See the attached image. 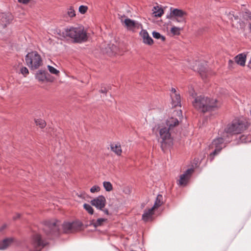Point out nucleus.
<instances>
[{
  "mask_svg": "<svg viewBox=\"0 0 251 251\" xmlns=\"http://www.w3.org/2000/svg\"><path fill=\"white\" fill-rule=\"evenodd\" d=\"M105 221H106L105 219H104V218H99L96 222H95L93 223L94 226L95 227H97L98 226H100Z\"/></svg>",
  "mask_w": 251,
  "mask_h": 251,
  "instance_id": "nucleus-31",
  "label": "nucleus"
},
{
  "mask_svg": "<svg viewBox=\"0 0 251 251\" xmlns=\"http://www.w3.org/2000/svg\"><path fill=\"white\" fill-rule=\"evenodd\" d=\"M250 19L251 20V23H250V29L251 31V15L250 16Z\"/></svg>",
  "mask_w": 251,
  "mask_h": 251,
  "instance_id": "nucleus-46",
  "label": "nucleus"
},
{
  "mask_svg": "<svg viewBox=\"0 0 251 251\" xmlns=\"http://www.w3.org/2000/svg\"><path fill=\"white\" fill-rule=\"evenodd\" d=\"M103 187L106 191H110L112 190V185L110 182L104 181L103 182Z\"/></svg>",
  "mask_w": 251,
  "mask_h": 251,
  "instance_id": "nucleus-28",
  "label": "nucleus"
},
{
  "mask_svg": "<svg viewBox=\"0 0 251 251\" xmlns=\"http://www.w3.org/2000/svg\"><path fill=\"white\" fill-rule=\"evenodd\" d=\"M181 28L176 27L173 26L171 29V32L174 35H179L180 34V30Z\"/></svg>",
  "mask_w": 251,
  "mask_h": 251,
  "instance_id": "nucleus-26",
  "label": "nucleus"
},
{
  "mask_svg": "<svg viewBox=\"0 0 251 251\" xmlns=\"http://www.w3.org/2000/svg\"><path fill=\"white\" fill-rule=\"evenodd\" d=\"M67 13L68 16L70 18L75 17L76 15L75 11L73 6H70L67 9Z\"/></svg>",
  "mask_w": 251,
  "mask_h": 251,
  "instance_id": "nucleus-23",
  "label": "nucleus"
},
{
  "mask_svg": "<svg viewBox=\"0 0 251 251\" xmlns=\"http://www.w3.org/2000/svg\"><path fill=\"white\" fill-rule=\"evenodd\" d=\"M49 75H50L47 71L40 70L37 72L35 76L36 79H37L39 81L43 82L45 80L49 81L50 80L48 76Z\"/></svg>",
  "mask_w": 251,
  "mask_h": 251,
  "instance_id": "nucleus-12",
  "label": "nucleus"
},
{
  "mask_svg": "<svg viewBox=\"0 0 251 251\" xmlns=\"http://www.w3.org/2000/svg\"><path fill=\"white\" fill-rule=\"evenodd\" d=\"M163 203V196L161 195H158L156 198L153 206L152 207L153 209H156L160 207Z\"/></svg>",
  "mask_w": 251,
  "mask_h": 251,
  "instance_id": "nucleus-20",
  "label": "nucleus"
},
{
  "mask_svg": "<svg viewBox=\"0 0 251 251\" xmlns=\"http://www.w3.org/2000/svg\"><path fill=\"white\" fill-rule=\"evenodd\" d=\"M227 16L228 18L231 21L232 25H236V21L237 23L239 22V21H238L239 19L238 16L235 15L234 12L233 11L229 12V13L227 14Z\"/></svg>",
  "mask_w": 251,
  "mask_h": 251,
  "instance_id": "nucleus-19",
  "label": "nucleus"
},
{
  "mask_svg": "<svg viewBox=\"0 0 251 251\" xmlns=\"http://www.w3.org/2000/svg\"><path fill=\"white\" fill-rule=\"evenodd\" d=\"M44 229L47 234H59L61 233H73L81 229L82 224L79 221L72 223L64 222L62 225L61 231L60 226V222L56 219H51L44 222Z\"/></svg>",
  "mask_w": 251,
  "mask_h": 251,
  "instance_id": "nucleus-1",
  "label": "nucleus"
},
{
  "mask_svg": "<svg viewBox=\"0 0 251 251\" xmlns=\"http://www.w3.org/2000/svg\"><path fill=\"white\" fill-rule=\"evenodd\" d=\"M246 55L243 54H239L235 57V62L241 66H244L246 62Z\"/></svg>",
  "mask_w": 251,
  "mask_h": 251,
  "instance_id": "nucleus-17",
  "label": "nucleus"
},
{
  "mask_svg": "<svg viewBox=\"0 0 251 251\" xmlns=\"http://www.w3.org/2000/svg\"><path fill=\"white\" fill-rule=\"evenodd\" d=\"M170 96L172 99V105L173 107H175L177 106H180L181 99L179 94H171Z\"/></svg>",
  "mask_w": 251,
  "mask_h": 251,
  "instance_id": "nucleus-15",
  "label": "nucleus"
},
{
  "mask_svg": "<svg viewBox=\"0 0 251 251\" xmlns=\"http://www.w3.org/2000/svg\"><path fill=\"white\" fill-rule=\"evenodd\" d=\"M12 20V16L11 14H3L1 18V20L3 22H5L6 24H9Z\"/></svg>",
  "mask_w": 251,
  "mask_h": 251,
  "instance_id": "nucleus-24",
  "label": "nucleus"
},
{
  "mask_svg": "<svg viewBox=\"0 0 251 251\" xmlns=\"http://www.w3.org/2000/svg\"><path fill=\"white\" fill-rule=\"evenodd\" d=\"M13 241L12 238H7L0 242V250H5Z\"/></svg>",
  "mask_w": 251,
  "mask_h": 251,
  "instance_id": "nucleus-18",
  "label": "nucleus"
},
{
  "mask_svg": "<svg viewBox=\"0 0 251 251\" xmlns=\"http://www.w3.org/2000/svg\"><path fill=\"white\" fill-rule=\"evenodd\" d=\"M26 64L31 70H36L43 64L41 55L36 51L28 52L25 57Z\"/></svg>",
  "mask_w": 251,
  "mask_h": 251,
  "instance_id": "nucleus-5",
  "label": "nucleus"
},
{
  "mask_svg": "<svg viewBox=\"0 0 251 251\" xmlns=\"http://www.w3.org/2000/svg\"><path fill=\"white\" fill-rule=\"evenodd\" d=\"M84 208L90 214H93L94 210L92 207L89 204L84 203L83 205Z\"/></svg>",
  "mask_w": 251,
  "mask_h": 251,
  "instance_id": "nucleus-29",
  "label": "nucleus"
},
{
  "mask_svg": "<svg viewBox=\"0 0 251 251\" xmlns=\"http://www.w3.org/2000/svg\"><path fill=\"white\" fill-rule=\"evenodd\" d=\"M111 149L118 155H121L122 153V150L120 145H112L111 146Z\"/></svg>",
  "mask_w": 251,
  "mask_h": 251,
  "instance_id": "nucleus-22",
  "label": "nucleus"
},
{
  "mask_svg": "<svg viewBox=\"0 0 251 251\" xmlns=\"http://www.w3.org/2000/svg\"><path fill=\"white\" fill-rule=\"evenodd\" d=\"M250 114L251 115V110H250Z\"/></svg>",
  "mask_w": 251,
  "mask_h": 251,
  "instance_id": "nucleus-47",
  "label": "nucleus"
},
{
  "mask_svg": "<svg viewBox=\"0 0 251 251\" xmlns=\"http://www.w3.org/2000/svg\"><path fill=\"white\" fill-rule=\"evenodd\" d=\"M63 33L66 37L72 39L74 43H81L87 41L88 38L87 33L82 26L66 28Z\"/></svg>",
  "mask_w": 251,
  "mask_h": 251,
  "instance_id": "nucleus-3",
  "label": "nucleus"
},
{
  "mask_svg": "<svg viewBox=\"0 0 251 251\" xmlns=\"http://www.w3.org/2000/svg\"><path fill=\"white\" fill-rule=\"evenodd\" d=\"M190 96L194 100L192 101L193 107L198 111L205 113L213 110L218 106L217 101L202 96L196 97L195 93L190 92Z\"/></svg>",
  "mask_w": 251,
  "mask_h": 251,
  "instance_id": "nucleus-2",
  "label": "nucleus"
},
{
  "mask_svg": "<svg viewBox=\"0 0 251 251\" xmlns=\"http://www.w3.org/2000/svg\"><path fill=\"white\" fill-rule=\"evenodd\" d=\"M48 68L49 72L52 74L58 75L59 74V71L54 68L53 67L48 65Z\"/></svg>",
  "mask_w": 251,
  "mask_h": 251,
  "instance_id": "nucleus-30",
  "label": "nucleus"
},
{
  "mask_svg": "<svg viewBox=\"0 0 251 251\" xmlns=\"http://www.w3.org/2000/svg\"><path fill=\"white\" fill-rule=\"evenodd\" d=\"M154 16L156 17H160L164 13V10L159 6H154L152 10Z\"/></svg>",
  "mask_w": 251,
  "mask_h": 251,
  "instance_id": "nucleus-21",
  "label": "nucleus"
},
{
  "mask_svg": "<svg viewBox=\"0 0 251 251\" xmlns=\"http://www.w3.org/2000/svg\"><path fill=\"white\" fill-rule=\"evenodd\" d=\"M20 217V214L19 213H17V214H16V215L15 216L13 217V219L14 220H16L18 219V218H19Z\"/></svg>",
  "mask_w": 251,
  "mask_h": 251,
  "instance_id": "nucleus-44",
  "label": "nucleus"
},
{
  "mask_svg": "<svg viewBox=\"0 0 251 251\" xmlns=\"http://www.w3.org/2000/svg\"><path fill=\"white\" fill-rule=\"evenodd\" d=\"M140 35L143 39V42L144 43L149 45H151L153 44V40L151 37L149 36V34L146 30L142 29L140 32Z\"/></svg>",
  "mask_w": 251,
  "mask_h": 251,
  "instance_id": "nucleus-11",
  "label": "nucleus"
},
{
  "mask_svg": "<svg viewBox=\"0 0 251 251\" xmlns=\"http://www.w3.org/2000/svg\"><path fill=\"white\" fill-rule=\"evenodd\" d=\"M6 227V224H4L1 227H0V233L2 232L4 229H5Z\"/></svg>",
  "mask_w": 251,
  "mask_h": 251,
  "instance_id": "nucleus-39",
  "label": "nucleus"
},
{
  "mask_svg": "<svg viewBox=\"0 0 251 251\" xmlns=\"http://www.w3.org/2000/svg\"><path fill=\"white\" fill-rule=\"evenodd\" d=\"M154 209L151 207L147 210H145L142 215L143 220L146 222L151 221L152 220V217L154 214Z\"/></svg>",
  "mask_w": 251,
  "mask_h": 251,
  "instance_id": "nucleus-13",
  "label": "nucleus"
},
{
  "mask_svg": "<svg viewBox=\"0 0 251 251\" xmlns=\"http://www.w3.org/2000/svg\"><path fill=\"white\" fill-rule=\"evenodd\" d=\"M226 134L225 132H224V134L223 137H218L213 140L211 144L209 145L210 149H213L214 148L219 149L221 151L222 149L225 147V141H226L225 135Z\"/></svg>",
  "mask_w": 251,
  "mask_h": 251,
  "instance_id": "nucleus-9",
  "label": "nucleus"
},
{
  "mask_svg": "<svg viewBox=\"0 0 251 251\" xmlns=\"http://www.w3.org/2000/svg\"><path fill=\"white\" fill-rule=\"evenodd\" d=\"M234 61L231 60H229L228 61V65L230 67H232V65H234Z\"/></svg>",
  "mask_w": 251,
  "mask_h": 251,
  "instance_id": "nucleus-43",
  "label": "nucleus"
},
{
  "mask_svg": "<svg viewBox=\"0 0 251 251\" xmlns=\"http://www.w3.org/2000/svg\"><path fill=\"white\" fill-rule=\"evenodd\" d=\"M187 13L181 9L177 8H170V13L167 18L172 21L178 23L185 24Z\"/></svg>",
  "mask_w": 251,
  "mask_h": 251,
  "instance_id": "nucleus-6",
  "label": "nucleus"
},
{
  "mask_svg": "<svg viewBox=\"0 0 251 251\" xmlns=\"http://www.w3.org/2000/svg\"><path fill=\"white\" fill-rule=\"evenodd\" d=\"M152 36L154 38L157 39L161 38L163 41H164L165 39V38L164 36L161 35L159 32L156 31H153L152 32Z\"/></svg>",
  "mask_w": 251,
  "mask_h": 251,
  "instance_id": "nucleus-33",
  "label": "nucleus"
},
{
  "mask_svg": "<svg viewBox=\"0 0 251 251\" xmlns=\"http://www.w3.org/2000/svg\"><path fill=\"white\" fill-rule=\"evenodd\" d=\"M118 16H119V18L121 20V22L123 23L124 21V18L126 17L125 15H121L119 14Z\"/></svg>",
  "mask_w": 251,
  "mask_h": 251,
  "instance_id": "nucleus-38",
  "label": "nucleus"
},
{
  "mask_svg": "<svg viewBox=\"0 0 251 251\" xmlns=\"http://www.w3.org/2000/svg\"><path fill=\"white\" fill-rule=\"evenodd\" d=\"M159 129V135L162 139V146L163 144H170L171 142V130L163 125H156L153 128L152 130L154 131L155 129Z\"/></svg>",
  "mask_w": 251,
  "mask_h": 251,
  "instance_id": "nucleus-7",
  "label": "nucleus"
},
{
  "mask_svg": "<svg viewBox=\"0 0 251 251\" xmlns=\"http://www.w3.org/2000/svg\"><path fill=\"white\" fill-rule=\"evenodd\" d=\"M178 94L176 93V89L174 88H172V89H171V94Z\"/></svg>",
  "mask_w": 251,
  "mask_h": 251,
  "instance_id": "nucleus-42",
  "label": "nucleus"
},
{
  "mask_svg": "<svg viewBox=\"0 0 251 251\" xmlns=\"http://www.w3.org/2000/svg\"><path fill=\"white\" fill-rule=\"evenodd\" d=\"M107 91V89L106 87L101 88L100 90V92L102 93H106Z\"/></svg>",
  "mask_w": 251,
  "mask_h": 251,
  "instance_id": "nucleus-40",
  "label": "nucleus"
},
{
  "mask_svg": "<svg viewBox=\"0 0 251 251\" xmlns=\"http://www.w3.org/2000/svg\"><path fill=\"white\" fill-rule=\"evenodd\" d=\"M88 7L86 5H80L78 8V11L81 14H84L88 10Z\"/></svg>",
  "mask_w": 251,
  "mask_h": 251,
  "instance_id": "nucleus-32",
  "label": "nucleus"
},
{
  "mask_svg": "<svg viewBox=\"0 0 251 251\" xmlns=\"http://www.w3.org/2000/svg\"><path fill=\"white\" fill-rule=\"evenodd\" d=\"M240 140L242 142H244V143H247V142H249V140L248 139H247V136H246L244 135H243L240 136Z\"/></svg>",
  "mask_w": 251,
  "mask_h": 251,
  "instance_id": "nucleus-37",
  "label": "nucleus"
},
{
  "mask_svg": "<svg viewBox=\"0 0 251 251\" xmlns=\"http://www.w3.org/2000/svg\"><path fill=\"white\" fill-rule=\"evenodd\" d=\"M178 123L179 122L176 118L172 117L166 121V126L171 130L174 127L177 126Z\"/></svg>",
  "mask_w": 251,
  "mask_h": 251,
  "instance_id": "nucleus-16",
  "label": "nucleus"
},
{
  "mask_svg": "<svg viewBox=\"0 0 251 251\" xmlns=\"http://www.w3.org/2000/svg\"><path fill=\"white\" fill-rule=\"evenodd\" d=\"M213 150H214L213 151H212L209 154V159L210 161H212L214 159V156L217 155L221 151L218 149H217L214 148Z\"/></svg>",
  "mask_w": 251,
  "mask_h": 251,
  "instance_id": "nucleus-25",
  "label": "nucleus"
},
{
  "mask_svg": "<svg viewBox=\"0 0 251 251\" xmlns=\"http://www.w3.org/2000/svg\"><path fill=\"white\" fill-rule=\"evenodd\" d=\"M103 211L104 213L105 214H106V215H108L109 212H108V209H106L103 210Z\"/></svg>",
  "mask_w": 251,
  "mask_h": 251,
  "instance_id": "nucleus-45",
  "label": "nucleus"
},
{
  "mask_svg": "<svg viewBox=\"0 0 251 251\" xmlns=\"http://www.w3.org/2000/svg\"><path fill=\"white\" fill-rule=\"evenodd\" d=\"M91 203L97 209L102 210L105 206L106 200L104 197L100 195L91 200Z\"/></svg>",
  "mask_w": 251,
  "mask_h": 251,
  "instance_id": "nucleus-10",
  "label": "nucleus"
},
{
  "mask_svg": "<svg viewBox=\"0 0 251 251\" xmlns=\"http://www.w3.org/2000/svg\"><path fill=\"white\" fill-rule=\"evenodd\" d=\"M29 0H18V1L20 3L26 4L29 2Z\"/></svg>",
  "mask_w": 251,
  "mask_h": 251,
  "instance_id": "nucleus-41",
  "label": "nucleus"
},
{
  "mask_svg": "<svg viewBox=\"0 0 251 251\" xmlns=\"http://www.w3.org/2000/svg\"><path fill=\"white\" fill-rule=\"evenodd\" d=\"M100 188L99 186L97 185L93 186L91 189H90V192L92 193L98 192L100 191Z\"/></svg>",
  "mask_w": 251,
  "mask_h": 251,
  "instance_id": "nucleus-36",
  "label": "nucleus"
},
{
  "mask_svg": "<svg viewBox=\"0 0 251 251\" xmlns=\"http://www.w3.org/2000/svg\"><path fill=\"white\" fill-rule=\"evenodd\" d=\"M21 73L25 76H26L29 74L28 70L25 67H23L21 69Z\"/></svg>",
  "mask_w": 251,
  "mask_h": 251,
  "instance_id": "nucleus-35",
  "label": "nucleus"
},
{
  "mask_svg": "<svg viewBox=\"0 0 251 251\" xmlns=\"http://www.w3.org/2000/svg\"><path fill=\"white\" fill-rule=\"evenodd\" d=\"M194 169L192 168L188 169L184 173L180 176L179 179L177 181V184L179 186H185L188 183Z\"/></svg>",
  "mask_w": 251,
  "mask_h": 251,
  "instance_id": "nucleus-8",
  "label": "nucleus"
},
{
  "mask_svg": "<svg viewBox=\"0 0 251 251\" xmlns=\"http://www.w3.org/2000/svg\"><path fill=\"white\" fill-rule=\"evenodd\" d=\"M249 126L247 122L240 119H234L226 126L224 132L226 134L230 135L240 134L247 130Z\"/></svg>",
  "mask_w": 251,
  "mask_h": 251,
  "instance_id": "nucleus-4",
  "label": "nucleus"
},
{
  "mask_svg": "<svg viewBox=\"0 0 251 251\" xmlns=\"http://www.w3.org/2000/svg\"><path fill=\"white\" fill-rule=\"evenodd\" d=\"M199 72L200 74L201 75V77L203 79L207 77L208 74L205 71V69H204L203 70L200 69L199 70Z\"/></svg>",
  "mask_w": 251,
  "mask_h": 251,
  "instance_id": "nucleus-34",
  "label": "nucleus"
},
{
  "mask_svg": "<svg viewBox=\"0 0 251 251\" xmlns=\"http://www.w3.org/2000/svg\"><path fill=\"white\" fill-rule=\"evenodd\" d=\"M35 122L37 126H39L40 128H44L46 125V123L44 120L37 119L35 120Z\"/></svg>",
  "mask_w": 251,
  "mask_h": 251,
  "instance_id": "nucleus-27",
  "label": "nucleus"
},
{
  "mask_svg": "<svg viewBox=\"0 0 251 251\" xmlns=\"http://www.w3.org/2000/svg\"><path fill=\"white\" fill-rule=\"evenodd\" d=\"M124 23L125 26L128 29H133L135 27H139V24L138 22L132 20L129 18H126L124 20Z\"/></svg>",
  "mask_w": 251,
  "mask_h": 251,
  "instance_id": "nucleus-14",
  "label": "nucleus"
}]
</instances>
